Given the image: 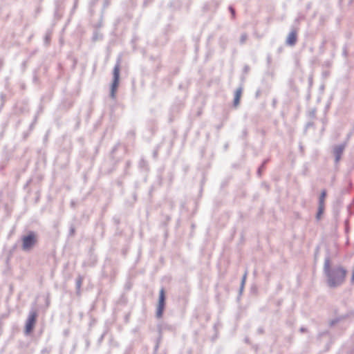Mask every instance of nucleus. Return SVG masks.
<instances>
[{
	"instance_id": "obj_1",
	"label": "nucleus",
	"mask_w": 354,
	"mask_h": 354,
	"mask_svg": "<svg viewBox=\"0 0 354 354\" xmlns=\"http://www.w3.org/2000/svg\"><path fill=\"white\" fill-rule=\"evenodd\" d=\"M324 274L326 284L329 288H335L342 285L345 281L347 271L341 266H330V259L327 257L324 259Z\"/></svg>"
},
{
	"instance_id": "obj_2",
	"label": "nucleus",
	"mask_w": 354,
	"mask_h": 354,
	"mask_svg": "<svg viewBox=\"0 0 354 354\" xmlns=\"http://www.w3.org/2000/svg\"><path fill=\"white\" fill-rule=\"evenodd\" d=\"M21 248L25 252L30 251L37 243V235L30 231L26 235L21 237Z\"/></svg>"
},
{
	"instance_id": "obj_3",
	"label": "nucleus",
	"mask_w": 354,
	"mask_h": 354,
	"mask_svg": "<svg viewBox=\"0 0 354 354\" xmlns=\"http://www.w3.org/2000/svg\"><path fill=\"white\" fill-rule=\"evenodd\" d=\"M120 62L121 58L118 57L117 59L116 64L115 65L113 71V82L111 86L110 96L112 98H115V92L117 91L119 80H120Z\"/></svg>"
},
{
	"instance_id": "obj_4",
	"label": "nucleus",
	"mask_w": 354,
	"mask_h": 354,
	"mask_svg": "<svg viewBox=\"0 0 354 354\" xmlns=\"http://www.w3.org/2000/svg\"><path fill=\"white\" fill-rule=\"evenodd\" d=\"M37 314L35 310H32L30 311L26 323V333L27 334L30 333L35 326L36 322Z\"/></svg>"
},
{
	"instance_id": "obj_5",
	"label": "nucleus",
	"mask_w": 354,
	"mask_h": 354,
	"mask_svg": "<svg viewBox=\"0 0 354 354\" xmlns=\"http://www.w3.org/2000/svg\"><path fill=\"white\" fill-rule=\"evenodd\" d=\"M344 148H345L344 145H339L335 147V148L333 149V153L335 156V163H338L339 161L340 160L341 156L344 152Z\"/></svg>"
},
{
	"instance_id": "obj_6",
	"label": "nucleus",
	"mask_w": 354,
	"mask_h": 354,
	"mask_svg": "<svg viewBox=\"0 0 354 354\" xmlns=\"http://www.w3.org/2000/svg\"><path fill=\"white\" fill-rule=\"evenodd\" d=\"M297 31L292 30L287 37L286 44L291 46H295L297 42Z\"/></svg>"
},
{
	"instance_id": "obj_7",
	"label": "nucleus",
	"mask_w": 354,
	"mask_h": 354,
	"mask_svg": "<svg viewBox=\"0 0 354 354\" xmlns=\"http://www.w3.org/2000/svg\"><path fill=\"white\" fill-rule=\"evenodd\" d=\"M165 304H158L156 316L157 318H161L163 314Z\"/></svg>"
},
{
	"instance_id": "obj_8",
	"label": "nucleus",
	"mask_w": 354,
	"mask_h": 354,
	"mask_svg": "<svg viewBox=\"0 0 354 354\" xmlns=\"http://www.w3.org/2000/svg\"><path fill=\"white\" fill-rule=\"evenodd\" d=\"M158 304H165V292L163 288L160 290Z\"/></svg>"
},
{
	"instance_id": "obj_9",
	"label": "nucleus",
	"mask_w": 354,
	"mask_h": 354,
	"mask_svg": "<svg viewBox=\"0 0 354 354\" xmlns=\"http://www.w3.org/2000/svg\"><path fill=\"white\" fill-rule=\"evenodd\" d=\"M324 208H325V205H318V209H317V213L316 215V218L317 220H319L321 218L322 215L323 214V213L324 212Z\"/></svg>"
},
{
	"instance_id": "obj_10",
	"label": "nucleus",
	"mask_w": 354,
	"mask_h": 354,
	"mask_svg": "<svg viewBox=\"0 0 354 354\" xmlns=\"http://www.w3.org/2000/svg\"><path fill=\"white\" fill-rule=\"evenodd\" d=\"M82 282L83 278L81 276H79L76 279V289L77 293H80Z\"/></svg>"
},
{
	"instance_id": "obj_11",
	"label": "nucleus",
	"mask_w": 354,
	"mask_h": 354,
	"mask_svg": "<svg viewBox=\"0 0 354 354\" xmlns=\"http://www.w3.org/2000/svg\"><path fill=\"white\" fill-rule=\"evenodd\" d=\"M326 197V191L323 190L321 192L320 196L319 198V205H325L324 201H325Z\"/></svg>"
},
{
	"instance_id": "obj_12",
	"label": "nucleus",
	"mask_w": 354,
	"mask_h": 354,
	"mask_svg": "<svg viewBox=\"0 0 354 354\" xmlns=\"http://www.w3.org/2000/svg\"><path fill=\"white\" fill-rule=\"evenodd\" d=\"M247 39H248V35L246 33H243L240 37V43L241 44H243L246 41Z\"/></svg>"
},
{
	"instance_id": "obj_13",
	"label": "nucleus",
	"mask_w": 354,
	"mask_h": 354,
	"mask_svg": "<svg viewBox=\"0 0 354 354\" xmlns=\"http://www.w3.org/2000/svg\"><path fill=\"white\" fill-rule=\"evenodd\" d=\"M241 93H242V88L240 87L236 90L234 97H237V98H241Z\"/></svg>"
},
{
	"instance_id": "obj_14",
	"label": "nucleus",
	"mask_w": 354,
	"mask_h": 354,
	"mask_svg": "<svg viewBox=\"0 0 354 354\" xmlns=\"http://www.w3.org/2000/svg\"><path fill=\"white\" fill-rule=\"evenodd\" d=\"M240 98L235 97L234 98V106L236 107L239 104Z\"/></svg>"
},
{
	"instance_id": "obj_15",
	"label": "nucleus",
	"mask_w": 354,
	"mask_h": 354,
	"mask_svg": "<svg viewBox=\"0 0 354 354\" xmlns=\"http://www.w3.org/2000/svg\"><path fill=\"white\" fill-rule=\"evenodd\" d=\"M247 274H248V271H245L244 274H243V277H242V280H241V282H243V283H245Z\"/></svg>"
},
{
	"instance_id": "obj_16",
	"label": "nucleus",
	"mask_w": 354,
	"mask_h": 354,
	"mask_svg": "<svg viewBox=\"0 0 354 354\" xmlns=\"http://www.w3.org/2000/svg\"><path fill=\"white\" fill-rule=\"evenodd\" d=\"M244 286H245V283H243V282L241 283V286H240V292H242L243 288H244Z\"/></svg>"
},
{
	"instance_id": "obj_17",
	"label": "nucleus",
	"mask_w": 354,
	"mask_h": 354,
	"mask_svg": "<svg viewBox=\"0 0 354 354\" xmlns=\"http://www.w3.org/2000/svg\"><path fill=\"white\" fill-rule=\"evenodd\" d=\"M230 10L231 13L232 14V15L234 16V10L232 7H230Z\"/></svg>"
},
{
	"instance_id": "obj_18",
	"label": "nucleus",
	"mask_w": 354,
	"mask_h": 354,
	"mask_svg": "<svg viewBox=\"0 0 354 354\" xmlns=\"http://www.w3.org/2000/svg\"><path fill=\"white\" fill-rule=\"evenodd\" d=\"M263 167V165H262L261 167L259 168V171H258L259 174H260L261 167Z\"/></svg>"
},
{
	"instance_id": "obj_19",
	"label": "nucleus",
	"mask_w": 354,
	"mask_h": 354,
	"mask_svg": "<svg viewBox=\"0 0 354 354\" xmlns=\"http://www.w3.org/2000/svg\"><path fill=\"white\" fill-rule=\"evenodd\" d=\"M305 330H306V329H305V328H301V332H304Z\"/></svg>"
},
{
	"instance_id": "obj_20",
	"label": "nucleus",
	"mask_w": 354,
	"mask_h": 354,
	"mask_svg": "<svg viewBox=\"0 0 354 354\" xmlns=\"http://www.w3.org/2000/svg\"><path fill=\"white\" fill-rule=\"evenodd\" d=\"M71 233H73V232H74V229H73V228H71Z\"/></svg>"
}]
</instances>
